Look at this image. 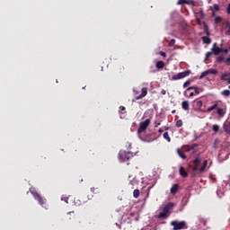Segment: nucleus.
Returning a JSON list of instances; mask_svg holds the SVG:
<instances>
[{"mask_svg": "<svg viewBox=\"0 0 230 230\" xmlns=\"http://www.w3.org/2000/svg\"><path fill=\"white\" fill-rule=\"evenodd\" d=\"M173 206L175 205L172 202H169L167 205H165L163 212L159 213L158 218H168L170 217V211L173 209Z\"/></svg>", "mask_w": 230, "mask_h": 230, "instance_id": "nucleus-3", "label": "nucleus"}, {"mask_svg": "<svg viewBox=\"0 0 230 230\" xmlns=\"http://www.w3.org/2000/svg\"><path fill=\"white\" fill-rule=\"evenodd\" d=\"M91 191L94 192V187L91 188Z\"/></svg>", "mask_w": 230, "mask_h": 230, "instance_id": "nucleus-49", "label": "nucleus"}, {"mask_svg": "<svg viewBox=\"0 0 230 230\" xmlns=\"http://www.w3.org/2000/svg\"><path fill=\"white\" fill-rule=\"evenodd\" d=\"M150 125V119H146L145 121L139 123V127L137 129V134H143L146 128H148Z\"/></svg>", "mask_w": 230, "mask_h": 230, "instance_id": "nucleus-7", "label": "nucleus"}, {"mask_svg": "<svg viewBox=\"0 0 230 230\" xmlns=\"http://www.w3.org/2000/svg\"><path fill=\"white\" fill-rule=\"evenodd\" d=\"M227 25L230 27V24H229V23H228Z\"/></svg>", "mask_w": 230, "mask_h": 230, "instance_id": "nucleus-55", "label": "nucleus"}, {"mask_svg": "<svg viewBox=\"0 0 230 230\" xmlns=\"http://www.w3.org/2000/svg\"><path fill=\"white\" fill-rule=\"evenodd\" d=\"M158 132H159L160 134H163V132H164L163 128H160V129L158 130Z\"/></svg>", "mask_w": 230, "mask_h": 230, "instance_id": "nucleus-47", "label": "nucleus"}, {"mask_svg": "<svg viewBox=\"0 0 230 230\" xmlns=\"http://www.w3.org/2000/svg\"><path fill=\"white\" fill-rule=\"evenodd\" d=\"M195 95V93H193V92H191L190 93V96H194Z\"/></svg>", "mask_w": 230, "mask_h": 230, "instance_id": "nucleus-48", "label": "nucleus"}, {"mask_svg": "<svg viewBox=\"0 0 230 230\" xmlns=\"http://www.w3.org/2000/svg\"><path fill=\"white\" fill-rule=\"evenodd\" d=\"M176 127L178 128H181V127H182V119H179L176 121Z\"/></svg>", "mask_w": 230, "mask_h": 230, "instance_id": "nucleus-30", "label": "nucleus"}, {"mask_svg": "<svg viewBox=\"0 0 230 230\" xmlns=\"http://www.w3.org/2000/svg\"><path fill=\"white\" fill-rule=\"evenodd\" d=\"M31 193L32 197L35 199V200H37L39 202V204H40V206H41V208H44L45 209H48V208H49L46 199L42 198L37 191L31 190Z\"/></svg>", "mask_w": 230, "mask_h": 230, "instance_id": "nucleus-2", "label": "nucleus"}, {"mask_svg": "<svg viewBox=\"0 0 230 230\" xmlns=\"http://www.w3.org/2000/svg\"><path fill=\"white\" fill-rule=\"evenodd\" d=\"M191 84V80H187L184 84H183V87L186 88L188 87V85H190Z\"/></svg>", "mask_w": 230, "mask_h": 230, "instance_id": "nucleus-32", "label": "nucleus"}, {"mask_svg": "<svg viewBox=\"0 0 230 230\" xmlns=\"http://www.w3.org/2000/svg\"><path fill=\"white\" fill-rule=\"evenodd\" d=\"M177 154L181 159H186L187 157L182 149H177Z\"/></svg>", "mask_w": 230, "mask_h": 230, "instance_id": "nucleus-20", "label": "nucleus"}, {"mask_svg": "<svg viewBox=\"0 0 230 230\" xmlns=\"http://www.w3.org/2000/svg\"><path fill=\"white\" fill-rule=\"evenodd\" d=\"M118 157L120 163H126V161H128V159H132V157H134V153L130 151H120L118 155Z\"/></svg>", "mask_w": 230, "mask_h": 230, "instance_id": "nucleus-4", "label": "nucleus"}, {"mask_svg": "<svg viewBox=\"0 0 230 230\" xmlns=\"http://www.w3.org/2000/svg\"><path fill=\"white\" fill-rule=\"evenodd\" d=\"M212 53H214L216 57H218V55L222 53V49L217 47V43H214L212 48Z\"/></svg>", "mask_w": 230, "mask_h": 230, "instance_id": "nucleus-11", "label": "nucleus"}, {"mask_svg": "<svg viewBox=\"0 0 230 230\" xmlns=\"http://www.w3.org/2000/svg\"><path fill=\"white\" fill-rule=\"evenodd\" d=\"M148 94V88L144 87L142 88V93L138 96L136 97V100H141L142 98H145Z\"/></svg>", "mask_w": 230, "mask_h": 230, "instance_id": "nucleus-13", "label": "nucleus"}, {"mask_svg": "<svg viewBox=\"0 0 230 230\" xmlns=\"http://www.w3.org/2000/svg\"><path fill=\"white\" fill-rule=\"evenodd\" d=\"M186 91H195L196 94H200V89L197 86H190Z\"/></svg>", "mask_w": 230, "mask_h": 230, "instance_id": "nucleus-16", "label": "nucleus"}, {"mask_svg": "<svg viewBox=\"0 0 230 230\" xmlns=\"http://www.w3.org/2000/svg\"><path fill=\"white\" fill-rule=\"evenodd\" d=\"M226 58H224V56H219L217 58V62H218L219 64L221 62H225Z\"/></svg>", "mask_w": 230, "mask_h": 230, "instance_id": "nucleus-26", "label": "nucleus"}, {"mask_svg": "<svg viewBox=\"0 0 230 230\" xmlns=\"http://www.w3.org/2000/svg\"><path fill=\"white\" fill-rule=\"evenodd\" d=\"M200 163H202V159L200 158V155H198L196 158L193 160V173H197V172H199V173H203V172L206 171V168L208 167V160H204L201 166Z\"/></svg>", "mask_w": 230, "mask_h": 230, "instance_id": "nucleus-1", "label": "nucleus"}, {"mask_svg": "<svg viewBox=\"0 0 230 230\" xmlns=\"http://www.w3.org/2000/svg\"><path fill=\"white\" fill-rule=\"evenodd\" d=\"M171 226H173V230L188 229V223L186 221L173 220L171 222Z\"/></svg>", "mask_w": 230, "mask_h": 230, "instance_id": "nucleus-5", "label": "nucleus"}, {"mask_svg": "<svg viewBox=\"0 0 230 230\" xmlns=\"http://www.w3.org/2000/svg\"><path fill=\"white\" fill-rule=\"evenodd\" d=\"M202 105H203L202 101H194L193 102L194 111H200L202 109Z\"/></svg>", "mask_w": 230, "mask_h": 230, "instance_id": "nucleus-10", "label": "nucleus"}, {"mask_svg": "<svg viewBox=\"0 0 230 230\" xmlns=\"http://www.w3.org/2000/svg\"><path fill=\"white\" fill-rule=\"evenodd\" d=\"M198 22H200V19H197Z\"/></svg>", "mask_w": 230, "mask_h": 230, "instance_id": "nucleus-51", "label": "nucleus"}, {"mask_svg": "<svg viewBox=\"0 0 230 230\" xmlns=\"http://www.w3.org/2000/svg\"><path fill=\"white\" fill-rule=\"evenodd\" d=\"M218 107V102H215L212 106L208 107L207 110V112H211L212 111H215Z\"/></svg>", "mask_w": 230, "mask_h": 230, "instance_id": "nucleus-21", "label": "nucleus"}, {"mask_svg": "<svg viewBox=\"0 0 230 230\" xmlns=\"http://www.w3.org/2000/svg\"><path fill=\"white\" fill-rule=\"evenodd\" d=\"M178 4H190V6H195V1L193 0H179Z\"/></svg>", "mask_w": 230, "mask_h": 230, "instance_id": "nucleus-12", "label": "nucleus"}, {"mask_svg": "<svg viewBox=\"0 0 230 230\" xmlns=\"http://www.w3.org/2000/svg\"><path fill=\"white\" fill-rule=\"evenodd\" d=\"M181 108L183 109V111H190V102L183 101L181 102Z\"/></svg>", "mask_w": 230, "mask_h": 230, "instance_id": "nucleus-14", "label": "nucleus"}, {"mask_svg": "<svg viewBox=\"0 0 230 230\" xmlns=\"http://www.w3.org/2000/svg\"><path fill=\"white\" fill-rule=\"evenodd\" d=\"M212 130H214V132H218V130H220V127L218 125H214Z\"/></svg>", "mask_w": 230, "mask_h": 230, "instance_id": "nucleus-31", "label": "nucleus"}, {"mask_svg": "<svg viewBox=\"0 0 230 230\" xmlns=\"http://www.w3.org/2000/svg\"><path fill=\"white\" fill-rule=\"evenodd\" d=\"M136 220H137V221L139 220V217H136Z\"/></svg>", "mask_w": 230, "mask_h": 230, "instance_id": "nucleus-53", "label": "nucleus"}, {"mask_svg": "<svg viewBox=\"0 0 230 230\" xmlns=\"http://www.w3.org/2000/svg\"><path fill=\"white\" fill-rule=\"evenodd\" d=\"M221 53H226V54H227V53H229V49H222Z\"/></svg>", "mask_w": 230, "mask_h": 230, "instance_id": "nucleus-39", "label": "nucleus"}, {"mask_svg": "<svg viewBox=\"0 0 230 230\" xmlns=\"http://www.w3.org/2000/svg\"><path fill=\"white\" fill-rule=\"evenodd\" d=\"M230 74H224L221 75V80L227 81V78H229Z\"/></svg>", "mask_w": 230, "mask_h": 230, "instance_id": "nucleus-27", "label": "nucleus"}, {"mask_svg": "<svg viewBox=\"0 0 230 230\" xmlns=\"http://www.w3.org/2000/svg\"><path fill=\"white\" fill-rule=\"evenodd\" d=\"M156 67L157 69H163V67H164V63L163 61L156 62Z\"/></svg>", "mask_w": 230, "mask_h": 230, "instance_id": "nucleus-24", "label": "nucleus"}, {"mask_svg": "<svg viewBox=\"0 0 230 230\" xmlns=\"http://www.w3.org/2000/svg\"><path fill=\"white\" fill-rule=\"evenodd\" d=\"M130 217H134V214H133V213H131V214H130Z\"/></svg>", "mask_w": 230, "mask_h": 230, "instance_id": "nucleus-52", "label": "nucleus"}, {"mask_svg": "<svg viewBox=\"0 0 230 230\" xmlns=\"http://www.w3.org/2000/svg\"><path fill=\"white\" fill-rule=\"evenodd\" d=\"M199 146V144H191V145H187L183 146V152H191V150H195Z\"/></svg>", "mask_w": 230, "mask_h": 230, "instance_id": "nucleus-9", "label": "nucleus"}, {"mask_svg": "<svg viewBox=\"0 0 230 230\" xmlns=\"http://www.w3.org/2000/svg\"><path fill=\"white\" fill-rule=\"evenodd\" d=\"M208 75H218V70H217V69H208V70L203 72L199 76V80H202V78L208 76Z\"/></svg>", "mask_w": 230, "mask_h": 230, "instance_id": "nucleus-8", "label": "nucleus"}, {"mask_svg": "<svg viewBox=\"0 0 230 230\" xmlns=\"http://www.w3.org/2000/svg\"><path fill=\"white\" fill-rule=\"evenodd\" d=\"M225 63L230 66V56L225 59Z\"/></svg>", "mask_w": 230, "mask_h": 230, "instance_id": "nucleus-37", "label": "nucleus"}, {"mask_svg": "<svg viewBox=\"0 0 230 230\" xmlns=\"http://www.w3.org/2000/svg\"><path fill=\"white\" fill-rule=\"evenodd\" d=\"M161 94H164V95L166 94V90H162Z\"/></svg>", "mask_w": 230, "mask_h": 230, "instance_id": "nucleus-45", "label": "nucleus"}, {"mask_svg": "<svg viewBox=\"0 0 230 230\" xmlns=\"http://www.w3.org/2000/svg\"><path fill=\"white\" fill-rule=\"evenodd\" d=\"M199 15H200L201 19H204V17H206V14L204 13V10L199 11Z\"/></svg>", "mask_w": 230, "mask_h": 230, "instance_id": "nucleus-33", "label": "nucleus"}, {"mask_svg": "<svg viewBox=\"0 0 230 230\" xmlns=\"http://www.w3.org/2000/svg\"><path fill=\"white\" fill-rule=\"evenodd\" d=\"M227 13L230 15V3L228 4V6H227Z\"/></svg>", "mask_w": 230, "mask_h": 230, "instance_id": "nucleus-44", "label": "nucleus"}, {"mask_svg": "<svg viewBox=\"0 0 230 230\" xmlns=\"http://www.w3.org/2000/svg\"><path fill=\"white\" fill-rule=\"evenodd\" d=\"M200 137L197 135V133L194 134V141H197Z\"/></svg>", "mask_w": 230, "mask_h": 230, "instance_id": "nucleus-40", "label": "nucleus"}, {"mask_svg": "<svg viewBox=\"0 0 230 230\" xmlns=\"http://www.w3.org/2000/svg\"><path fill=\"white\" fill-rule=\"evenodd\" d=\"M175 111H172V114H174Z\"/></svg>", "mask_w": 230, "mask_h": 230, "instance_id": "nucleus-54", "label": "nucleus"}, {"mask_svg": "<svg viewBox=\"0 0 230 230\" xmlns=\"http://www.w3.org/2000/svg\"><path fill=\"white\" fill-rule=\"evenodd\" d=\"M177 191H179V184L172 185V187L171 188L172 195H175V193H177Z\"/></svg>", "mask_w": 230, "mask_h": 230, "instance_id": "nucleus-18", "label": "nucleus"}, {"mask_svg": "<svg viewBox=\"0 0 230 230\" xmlns=\"http://www.w3.org/2000/svg\"><path fill=\"white\" fill-rule=\"evenodd\" d=\"M226 26L228 27V31H226V35H230V26L228 24H226Z\"/></svg>", "mask_w": 230, "mask_h": 230, "instance_id": "nucleus-42", "label": "nucleus"}, {"mask_svg": "<svg viewBox=\"0 0 230 230\" xmlns=\"http://www.w3.org/2000/svg\"><path fill=\"white\" fill-rule=\"evenodd\" d=\"M222 96H230V91L229 90H224L221 93Z\"/></svg>", "mask_w": 230, "mask_h": 230, "instance_id": "nucleus-28", "label": "nucleus"}, {"mask_svg": "<svg viewBox=\"0 0 230 230\" xmlns=\"http://www.w3.org/2000/svg\"><path fill=\"white\" fill-rule=\"evenodd\" d=\"M180 175L183 178L188 177V172H186V169H184L183 166L180 167Z\"/></svg>", "mask_w": 230, "mask_h": 230, "instance_id": "nucleus-17", "label": "nucleus"}, {"mask_svg": "<svg viewBox=\"0 0 230 230\" xmlns=\"http://www.w3.org/2000/svg\"><path fill=\"white\" fill-rule=\"evenodd\" d=\"M214 10L216 12H219L220 11V6L218 4H214Z\"/></svg>", "mask_w": 230, "mask_h": 230, "instance_id": "nucleus-34", "label": "nucleus"}, {"mask_svg": "<svg viewBox=\"0 0 230 230\" xmlns=\"http://www.w3.org/2000/svg\"><path fill=\"white\" fill-rule=\"evenodd\" d=\"M211 55H213L212 52H208V53L206 54V58H205V60H208V59L211 57Z\"/></svg>", "mask_w": 230, "mask_h": 230, "instance_id": "nucleus-36", "label": "nucleus"}, {"mask_svg": "<svg viewBox=\"0 0 230 230\" xmlns=\"http://www.w3.org/2000/svg\"><path fill=\"white\" fill-rule=\"evenodd\" d=\"M160 55H161L162 57L166 58V52L160 51Z\"/></svg>", "mask_w": 230, "mask_h": 230, "instance_id": "nucleus-41", "label": "nucleus"}, {"mask_svg": "<svg viewBox=\"0 0 230 230\" xmlns=\"http://www.w3.org/2000/svg\"><path fill=\"white\" fill-rule=\"evenodd\" d=\"M164 138L166 139L168 143L172 142V138L170 137V135L168 134V132L164 133Z\"/></svg>", "mask_w": 230, "mask_h": 230, "instance_id": "nucleus-23", "label": "nucleus"}, {"mask_svg": "<svg viewBox=\"0 0 230 230\" xmlns=\"http://www.w3.org/2000/svg\"><path fill=\"white\" fill-rule=\"evenodd\" d=\"M139 194H140V191L139 190L136 189L134 191H133V197L135 199H139Z\"/></svg>", "mask_w": 230, "mask_h": 230, "instance_id": "nucleus-25", "label": "nucleus"}, {"mask_svg": "<svg viewBox=\"0 0 230 230\" xmlns=\"http://www.w3.org/2000/svg\"><path fill=\"white\" fill-rule=\"evenodd\" d=\"M173 44H175V40H171L169 42V46H173Z\"/></svg>", "mask_w": 230, "mask_h": 230, "instance_id": "nucleus-38", "label": "nucleus"}, {"mask_svg": "<svg viewBox=\"0 0 230 230\" xmlns=\"http://www.w3.org/2000/svg\"><path fill=\"white\" fill-rule=\"evenodd\" d=\"M202 40H203L204 44H210L211 43V40L208 36L202 37Z\"/></svg>", "mask_w": 230, "mask_h": 230, "instance_id": "nucleus-22", "label": "nucleus"}, {"mask_svg": "<svg viewBox=\"0 0 230 230\" xmlns=\"http://www.w3.org/2000/svg\"><path fill=\"white\" fill-rule=\"evenodd\" d=\"M159 125H161V122H155V128H157V127H159Z\"/></svg>", "mask_w": 230, "mask_h": 230, "instance_id": "nucleus-43", "label": "nucleus"}, {"mask_svg": "<svg viewBox=\"0 0 230 230\" xmlns=\"http://www.w3.org/2000/svg\"><path fill=\"white\" fill-rule=\"evenodd\" d=\"M204 30L207 32V35H209V31H208V25L206 23L204 24Z\"/></svg>", "mask_w": 230, "mask_h": 230, "instance_id": "nucleus-35", "label": "nucleus"}, {"mask_svg": "<svg viewBox=\"0 0 230 230\" xmlns=\"http://www.w3.org/2000/svg\"><path fill=\"white\" fill-rule=\"evenodd\" d=\"M217 112L220 118H224V116H226V111H224L222 108H217Z\"/></svg>", "mask_w": 230, "mask_h": 230, "instance_id": "nucleus-19", "label": "nucleus"}, {"mask_svg": "<svg viewBox=\"0 0 230 230\" xmlns=\"http://www.w3.org/2000/svg\"><path fill=\"white\" fill-rule=\"evenodd\" d=\"M190 75H191V70H186L172 75V80H182V78H186V76H190Z\"/></svg>", "mask_w": 230, "mask_h": 230, "instance_id": "nucleus-6", "label": "nucleus"}, {"mask_svg": "<svg viewBox=\"0 0 230 230\" xmlns=\"http://www.w3.org/2000/svg\"><path fill=\"white\" fill-rule=\"evenodd\" d=\"M215 22H216V24H218V23L222 22V17L217 16L215 18Z\"/></svg>", "mask_w": 230, "mask_h": 230, "instance_id": "nucleus-29", "label": "nucleus"}, {"mask_svg": "<svg viewBox=\"0 0 230 230\" xmlns=\"http://www.w3.org/2000/svg\"><path fill=\"white\" fill-rule=\"evenodd\" d=\"M228 88L230 89V86H228Z\"/></svg>", "mask_w": 230, "mask_h": 230, "instance_id": "nucleus-56", "label": "nucleus"}, {"mask_svg": "<svg viewBox=\"0 0 230 230\" xmlns=\"http://www.w3.org/2000/svg\"><path fill=\"white\" fill-rule=\"evenodd\" d=\"M227 81V84H230V78L226 80Z\"/></svg>", "mask_w": 230, "mask_h": 230, "instance_id": "nucleus-50", "label": "nucleus"}, {"mask_svg": "<svg viewBox=\"0 0 230 230\" xmlns=\"http://www.w3.org/2000/svg\"><path fill=\"white\" fill-rule=\"evenodd\" d=\"M119 109L120 111H125V106H120Z\"/></svg>", "mask_w": 230, "mask_h": 230, "instance_id": "nucleus-46", "label": "nucleus"}, {"mask_svg": "<svg viewBox=\"0 0 230 230\" xmlns=\"http://www.w3.org/2000/svg\"><path fill=\"white\" fill-rule=\"evenodd\" d=\"M224 130L226 134H230V121H226L224 123Z\"/></svg>", "mask_w": 230, "mask_h": 230, "instance_id": "nucleus-15", "label": "nucleus"}]
</instances>
